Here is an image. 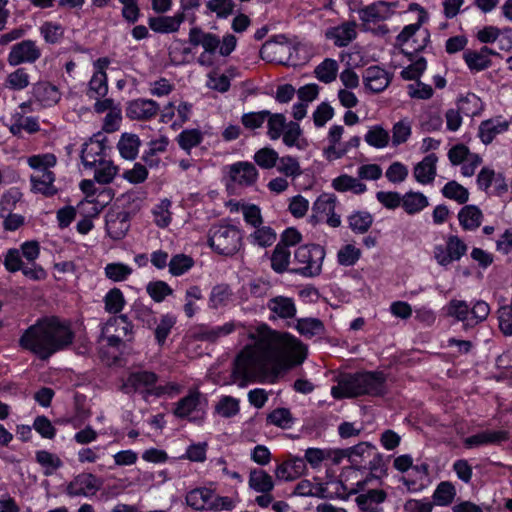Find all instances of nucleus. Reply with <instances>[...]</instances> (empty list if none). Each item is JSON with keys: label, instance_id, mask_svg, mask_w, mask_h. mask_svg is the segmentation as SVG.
Masks as SVG:
<instances>
[{"label": "nucleus", "instance_id": "052dcab7", "mask_svg": "<svg viewBox=\"0 0 512 512\" xmlns=\"http://www.w3.org/2000/svg\"><path fill=\"white\" fill-rule=\"evenodd\" d=\"M202 139L203 135L198 129L183 130L177 136L179 146L188 153L192 148L198 146L202 142Z\"/></svg>", "mask_w": 512, "mask_h": 512}, {"label": "nucleus", "instance_id": "a19ab883", "mask_svg": "<svg viewBox=\"0 0 512 512\" xmlns=\"http://www.w3.org/2000/svg\"><path fill=\"white\" fill-rule=\"evenodd\" d=\"M356 24L355 22L344 23L335 27L329 34L330 38L334 40V44L338 47L347 46L352 40L356 38Z\"/></svg>", "mask_w": 512, "mask_h": 512}, {"label": "nucleus", "instance_id": "13d9d810", "mask_svg": "<svg viewBox=\"0 0 512 512\" xmlns=\"http://www.w3.org/2000/svg\"><path fill=\"white\" fill-rule=\"evenodd\" d=\"M36 460L44 468L45 476L52 475L63 465L61 459L57 455L45 450H41L36 453Z\"/></svg>", "mask_w": 512, "mask_h": 512}, {"label": "nucleus", "instance_id": "e433bc0d", "mask_svg": "<svg viewBox=\"0 0 512 512\" xmlns=\"http://www.w3.org/2000/svg\"><path fill=\"white\" fill-rule=\"evenodd\" d=\"M402 198V208L409 215L417 214L429 205L428 198L421 192L409 191Z\"/></svg>", "mask_w": 512, "mask_h": 512}, {"label": "nucleus", "instance_id": "37998d69", "mask_svg": "<svg viewBox=\"0 0 512 512\" xmlns=\"http://www.w3.org/2000/svg\"><path fill=\"white\" fill-rule=\"evenodd\" d=\"M457 108L467 117H474L483 110L481 99L474 93H468L457 102Z\"/></svg>", "mask_w": 512, "mask_h": 512}, {"label": "nucleus", "instance_id": "774afa93", "mask_svg": "<svg viewBox=\"0 0 512 512\" xmlns=\"http://www.w3.org/2000/svg\"><path fill=\"white\" fill-rule=\"evenodd\" d=\"M215 410L224 418L234 417L240 411L239 400L232 396H223L218 401Z\"/></svg>", "mask_w": 512, "mask_h": 512}, {"label": "nucleus", "instance_id": "603ef678", "mask_svg": "<svg viewBox=\"0 0 512 512\" xmlns=\"http://www.w3.org/2000/svg\"><path fill=\"white\" fill-rule=\"evenodd\" d=\"M191 48L186 46L182 40H174L168 48L169 60L174 65H181L188 62Z\"/></svg>", "mask_w": 512, "mask_h": 512}, {"label": "nucleus", "instance_id": "58836bf2", "mask_svg": "<svg viewBox=\"0 0 512 512\" xmlns=\"http://www.w3.org/2000/svg\"><path fill=\"white\" fill-rule=\"evenodd\" d=\"M332 187L339 192L351 191L354 194H362L367 187L359 179L343 174L333 179Z\"/></svg>", "mask_w": 512, "mask_h": 512}, {"label": "nucleus", "instance_id": "c756f323", "mask_svg": "<svg viewBox=\"0 0 512 512\" xmlns=\"http://www.w3.org/2000/svg\"><path fill=\"white\" fill-rule=\"evenodd\" d=\"M214 492L208 488L193 489L186 495V503L195 510H210Z\"/></svg>", "mask_w": 512, "mask_h": 512}, {"label": "nucleus", "instance_id": "2f4dec72", "mask_svg": "<svg viewBox=\"0 0 512 512\" xmlns=\"http://www.w3.org/2000/svg\"><path fill=\"white\" fill-rule=\"evenodd\" d=\"M141 145L138 135L133 133H123L117 143V149L122 158L134 160L139 152Z\"/></svg>", "mask_w": 512, "mask_h": 512}, {"label": "nucleus", "instance_id": "b1692460", "mask_svg": "<svg viewBox=\"0 0 512 512\" xmlns=\"http://www.w3.org/2000/svg\"><path fill=\"white\" fill-rule=\"evenodd\" d=\"M491 55H496V53L487 46H483L479 51H465L463 58L470 70L479 72L491 66Z\"/></svg>", "mask_w": 512, "mask_h": 512}, {"label": "nucleus", "instance_id": "8fccbe9b", "mask_svg": "<svg viewBox=\"0 0 512 512\" xmlns=\"http://www.w3.org/2000/svg\"><path fill=\"white\" fill-rule=\"evenodd\" d=\"M364 140L369 146L382 149L389 144L390 135L382 126L375 125L365 134Z\"/></svg>", "mask_w": 512, "mask_h": 512}, {"label": "nucleus", "instance_id": "69168bd1", "mask_svg": "<svg viewBox=\"0 0 512 512\" xmlns=\"http://www.w3.org/2000/svg\"><path fill=\"white\" fill-rule=\"evenodd\" d=\"M277 162V170L286 177L296 178L302 174L298 160L292 156L279 157Z\"/></svg>", "mask_w": 512, "mask_h": 512}, {"label": "nucleus", "instance_id": "f8f14e48", "mask_svg": "<svg viewBox=\"0 0 512 512\" xmlns=\"http://www.w3.org/2000/svg\"><path fill=\"white\" fill-rule=\"evenodd\" d=\"M41 57V50L33 40H23L11 47L7 61L11 66L34 63Z\"/></svg>", "mask_w": 512, "mask_h": 512}, {"label": "nucleus", "instance_id": "e2e57ef3", "mask_svg": "<svg viewBox=\"0 0 512 512\" xmlns=\"http://www.w3.org/2000/svg\"><path fill=\"white\" fill-rule=\"evenodd\" d=\"M349 227L356 233H365L373 223V217L370 213L358 211L348 218Z\"/></svg>", "mask_w": 512, "mask_h": 512}, {"label": "nucleus", "instance_id": "9d476101", "mask_svg": "<svg viewBox=\"0 0 512 512\" xmlns=\"http://www.w3.org/2000/svg\"><path fill=\"white\" fill-rule=\"evenodd\" d=\"M467 252V245L455 235L447 238L446 246L436 245L434 247V258L437 263L443 267H447L454 261H458Z\"/></svg>", "mask_w": 512, "mask_h": 512}, {"label": "nucleus", "instance_id": "ddd939ff", "mask_svg": "<svg viewBox=\"0 0 512 512\" xmlns=\"http://www.w3.org/2000/svg\"><path fill=\"white\" fill-rule=\"evenodd\" d=\"M199 2H189L188 5H182V11L174 16H157L149 18V27L158 33L176 32L184 21V11L188 8L197 7Z\"/></svg>", "mask_w": 512, "mask_h": 512}, {"label": "nucleus", "instance_id": "c85d7f7f", "mask_svg": "<svg viewBox=\"0 0 512 512\" xmlns=\"http://www.w3.org/2000/svg\"><path fill=\"white\" fill-rule=\"evenodd\" d=\"M344 133V128L341 125H333L329 129L328 142L329 145L324 149V155L328 160L340 159L345 155V149H341L340 140Z\"/></svg>", "mask_w": 512, "mask_h": 512}, {"label": "nucleus", "instance_id": "338daca9", "mask_svg": "<svg viewBox=\"0 0 512 512\" xmlns=\"http://www.w3.org/2000/svg\"><path fill=\"white\" fill-rule=\"evenodd\" d=\"M194 265V260L185 254L174 255L168 263L169 272L173 276H180L190 270Z\"/></svg>", "mask_w": 512, "mask_h": 512}, {"label": "nucleus", "instance_id": "79ce46f5", "mask_svg": "<svg viewBox=\"0 0 512 512\" xmlns=\"http://www.w3.org/2000/svg\"><path fill=\"white\" fill-rule=\"evenodd\" d=\"M291 252L286 245L277 244L271 255V267L279 274L286 271L289 272L288 266L290 264Z\"/></svg>", "mask_w": 512, "mask_h": 512}, {"label": "nucleus", "instance_id": "9b49d317", "mask_svg": "<svg viewBox=\"0 0 512 512\" xmlns=\"http://www.w3.org/2000/svg\"><path fill=\"white\" fill-rule=\"evenodd\" d=\"M101 481L91 473L76 475L66 486L65 492L69 497L93 496L100 489Z\"/></svg>", "mask_w": 512, "mask_h": 512}, {"label": "nucleus", "instance_id": "aec40b11", "mask_svg": "<svg viewBox=\"0 0 512 512\" xmlns=\"http://www.w3.org/2000/svg\"><path fill=\"white\" fill-rule=\"evenodd\" d=\"M387 499V493L382 489H369L356 497V503L362 512H383L380 506Z\"/></svg>", "mask_w": 512, "mask_h": 512}, {"label": "nucleus", "instance_id": "6e6552de", "mask_svg": "<svg viewBox=\"0 0 512 512\" xmlns=\"http://www.w3.org/2000/svg\"><path fill=\"white\" fill-rule=\"evenodd\" d=\"M208 243L216 253L232 256L242 246V233L234 225L216 224L209 230Z\"/></svg>", "mask_w": 512, "mask_h": 512}, {"label": "nucleus", "instance_id": "6ab92c4d", "mask_svg": "<svg viewBox=\"0 0 512 512\" xmlns=\"http://www.w3.org/2000/svg\"><path fill=\"white\" fill-rule=\"evenodd\" d=\"M363 82L367 89L379 93L388 87L391 78L388 72L379 66H370L363 73Z\"/></svg>", "mask_w": 512, "mask_h": 512}, {"label": "nucleus", "instance_id": "72a5a7b5", "mask_svg": "<svg viewBox=\"0 0 512 512\" xmlns=\"http://www.w3.org/2000/svg\"><path fill=\"white\" fill-rule=\"evenodd\" d=\"M508 129V122L500 119L483 121L479 126V137L484 144H490L496 135Z\"/></svg>", "mask_w": 512, "mask_h": 512}, {"label": "nucleus", "instance_id": "a211bd4d", "mask_svg": "<svg viewBox=\"0 0 512 512\" xmlns=\"http://www.w3.org/2000/svg\"><path fill=\"white\" fill-rule=\"evenodd\" d=\"M306 471L305 460L300 457L290 456L288 460L279 464L275 469L278 480L293 481Z\"/></svg>", "mask_w": 512, "mask_h": 512}, {"label": "nucleus", "instance_id": "680f3d73", "mask_svg": "<svg viewBox=\"0 0 512 512\" xmlns=\"http://www.w3.org/2000/svg\"><path fill=\"white\" fill-rule=\"evenodd\" d=\"M253 159L262 169H272L279 159L278 153L269 147H264L255 152Z\"/></svg>", "mask_w": 512, "mask_h": 512}, {"label": "nucleus", "instance_id": "5701e85b", "mask_svg": "<svg viewBox=\"0 0 512 512\" xmlns=\"http://www.w3.org/2000/svg\"><path fill=\"white\" fill-rule=\"evenodd\" d=\"M33 95L44 107H51L61 99L58 87L48 81H39L33 85Z\"/></svg>", "mask_w": 512, "mask_h": 512}, {"label": "nucleus", "instance_id": "412c9836", "mask_svg": "<svg viewBox=\"0 0 512 512\" xmlns=\"http://www.w3.org/2000/svg\"><path fill=\"white\" fill-rule=\"evenodd\" d=\"M395 2H372L358 11L359 18L365 23H376L388 19L392 15L391 6Z\"/></svg>", "mask_w": 512, "mask_h": 512}, {"label": "nucleus", "instance_id": "5fc2aeb1", "mask_svg": "<svg viewBox=\"0 0 512 512\" xmlns=\"http://www.w3.org/2000/svg\"><path fill=\"white\" fill-rule=\"evenodd\" d=\"M441 192L445 198L454 200L458 204H464L469 199L468 190L454 180L447 182Z\"/></svg>", "mask_w": 512, "mask_h": 512}, {"label": "nucleus", "instance_id": "dca6fc26", "mask_svg": "<svg viewBox=\"0 0 512 512\" xmlns=\"http://www.w3.org/2000/svg\"><path fill=\"white\" fill-rule=\"evenodd\" d=\"M108 63L107 59H98L96 62L97 70L89 81L87 90V95L91 99L103 98L108 92L107 75L104 71Z\"/></svg>", "mask_w": 512, "mask_h": 512}, {"label": "nucleus", "instance_id": "20e7f679", "mask_svg": "<svg viewBox=\"0 0 512 512\" xmlns=\"http://www.w3.org/2000/svg\"><path fill=\"white\" fill-rule=\"evenodd\" d=\"M157 382L158 375L156 373L139 369L129 373L121 390L126 394L140 393L145 400L152 396L157 398L164 395L174 396L180 392V386L176 383L157 385Z\"/></svg>", "mask_w": 512, "mask_h": 512}, {"label": "nucleus", "instance_id": "4be33fe9", "mask_svg": "<svg viewBox=\"0 0 512 512\" xmlns=\"http://www.w3.org/2000/svg\"><path fill=\"white\" fill-rule=\"evenodd\" d=\"M105 159V145L102 140L91 138L83 145L81 160L85 168L92 169Z\"/></svg>", "mask_w": 512, "mask_h": 512}, {"label": "nucleus", "instance_id": "423d86ee", "mask_svg": "<svg viewBox=\"0 0 512 512\" xmlns=\"http://www.w3.org/2000/svg\"><path fill=\"white\" fill-rule=\"evenodd\" d=\"M325 258V250L318 244H305L294 251L292 263L295 267L289 270L290 273L303 277L312 278L320 275L322 264Z\"/></svg>", "mask_w": 512, "mask_h": 512}, {"label": "nucleus", "instance_id": "4c0bfd02", "mask_svg": "<svg viewBox=\"0 0 512 512\" xmlns=\"http://www.w3.org/2000/svg\"><path fill=\"white\" fill-rule=\"evenodd\" d=\"M249 487L259 493L271 492L274 488L272 476L262 469H254L249 474Z\"/></svg>", "mask_w": 512, "mask_h": 512}, {"label": "nucleus", "instance_id": "de8ad7c7", "mask_svg": "<svg viewBox=\"0 0 512 512\" xmlns=\"http://www.w3.org/2000/svg\"><path fill=\"white\" fill-rule=\"evenodd\" d=\"M94 169V179L100 184H108L113 181L117 174L118 168L111 160L106 158L100 161Z\"/></svg>", "mask_w": 512, "mask_h": 512}, {"label": "nucleus", "instance_id": "7c9ffc66", "mask_svg": "<svg viewBox=\"0 0 512 512\" xmlns=\"http://www.w3.org/2000/svg\"><path fill=\"white\" fill-rule=\"evenodd\" d=\"M373 448L368 442H361L353 447L347 448L336 452L339 456L336 458L338 461L342 457H348L349 461L354 465H362L370 454H373Z\"/></svg>", "mask_w": 512, "mask_h": 512}, {"label": "nucleus", "instance_id": "0eeeda50", "mask_svg": "<svg viewBox=\"0 0 512 512\" xmlns=\"http://www.w3.org/2000/svg\"><path fill=\"white\" fill-rule=\"evenodd\" d=\"M408 11L417 14L416 22L406 25L397 35L396 42L400 46H409L413 52H419L423 50L430 41L428 30L424 29L420 31V27L428 19V14L424 8L417 3H412Z\"/></svg>", "mask_w": 512, "mask_h": 512}, {"label": "nucleus", "instance_id": "39448f33", "mask_svg": "<svg viewBox=\"0 0 512 512\" xmlns=\"http://www.w3.org/2000/svg\"><path fill=\"white\" fill-rule=\"evenodd\" d=\"M28 164L35 170L31 175L32 190L45 196H52L57 193L54 186L55 175L49 170L55 166L56 157L54 154L34 155L28 158Z\"/></svg>", "mask_w": 512, "mask_h": 512}, {"label": "nucleus", "instance_id": "4d7b16f0", "mask_svg": "<svg viewBox=\"0 0 512 512\" xmlns=\"http://www.w3.org/2000/svg\"><path fill=\"white\" fill-rule=\"evenodd\" d=\"M267 423L282 429H289L294 424V418L287 408H276L267 415Z\"/></svg>", "mask_w": 512, "mask_h": 512}, {"label": "nucleus", "instance_id": "f257e3e1", "mask_svg": "<svg viewBox=\"0 0 512 512\" xmlns=\"http://www.w3.org/2000/svg\"><path fill=\"white\" fill-rule=\"evenodd\" d=\"M247 345L236 357L232 370L234 382L245 387L249 382L275 384L289 369L300 365L307 356L306 347L295 337L258 326Z\"/></svg>", "mask_w": 512, "mask_h": 512}, {"label": "nucleus", "instance_id": "473e14b6", "mask_svg": "<svg viewBox=\"0 0 512 512\" xmlns=\"http://www.w3.org/2000/svg\"><path fill=\"white\" fill-rule=\"evenodd\" d=\"M283 143L287 147H296L298 150H304L308 146L307 140L303 137V132L297 122L290 121L282 134Z\"/></svg>", "mask_w": 512, "mask_h": 512}, {"label": "nucleus", "instance_id": "f3484780", "mask_svg": "<svg viewBox=\"0 0 512 512\" xmlns=\"http://www.w3.org/2000/svg\"><path fill=\"white\" fill-rule=\"evenodd\" d=\"M130 227L129 214L126 211H112L106 216V231L114 239H122Z\"/></svg>", "mask_w": 512, "mask_h": 512}, {"label": "nucleus", "instance_id": "bb28decb", "mask_svg": "<svg viewBox=\"0 0 512 512\" xmlns=\"http://www.w3.org/2000/svg\"><path fill=\"white\" fill-rule=\"evenodd\" d=\"M133 327L127 315L113 316L103 326L102 334H108L114 329L115 334H121L122 338H126L127 341H132Z\"/></svg>", "mask_w": 512, "mask_h": 512}, {"label": "nucleus", "instance_id": "bf43d9fd", "mask_svg": "<svg viewBox=\"0 0 512 512\" xmlns=\"http://www.w3.org/2000/svg\"><path fill=\"white\" fill-rule=\"evenodd\" d=\"M447 314L458 321H462L465 328L469 327L467 322H470V307L465 301L451 300L447 305Z\"/></svg>", "mask_w": 512, "mask_h": 512}, {"label": "nucleus", "instance_id": "0e129e2a", "mask_svg": "<svg viewBox=\"0 0 512 512\" xmlns=\"http://www.w3.org/2000/svg\"><path fill=\"white\" fill-rule=\"evenodd\" d=\"M257 230L254 231L249 236V240L252 244L258 245L259 247H268L271 246L276 240V233L270 227H256Z\"/></svg>", "mask_w": 512, "mask_h": 512}, {"label": "nucleus", "instance_id": "2eb2a0df", "mask_svg": "<svg viewBox=\"0 0 512 512\" xmlns=\"http://www.w3.org/2000/svg\"><path fill=\"white\" fill-rule=\"evenodd\" d=\"M510 433L506 430H485L467 437L464 446L468 449L483 445H499L509 440Z\"/></svg>", "mask_w": 512, "mask_h": 512}, {"label": "nucleus", "instance_id": "1a4fd4ad", "mask_svg": "<svg viewBox=\"0 0 512 512\" xmlns=\"http://www.w3.org/2000/svg\"><path fill=\"white\" fill-rule=\"evenodd\" d=\"M227 179V186H253L258 179L259 173L255 165L248 161H239L228 165L224 169Z\"/></svg>", "mask_w": 512, "mask_h": 512}, {"label": "nucleus", "instance_id": "09e8293b", "mask_svg": "<svg viewBox=\"0 0 512 512\" xmlns=\"http://www.w3.org/2000/svg\"><path fill=\"white\" fill-rule=\"evenodd\" d=\"M338 68L339 66L336 60L326 58L315 68L314 73L319 81L328 84L336 79Z\"/></svg>", "mask_w": 512, "mask_h": 512}, {"label": "nucleus", "instance_id": "3c124183", "mask_svg": "<svg viewBox=\"0 0 512 512\" xmlns=\"http://www.w3.org/2000/svg\"><path fill=\"white\" fill-rule=\"evenodd\" d=\"M232 296V291L227 284H218L211 290L209 296V307L212 309H218L228 304Z\"/></svg>", "mask_w": 512, "mask_h": 512}, {"label": "nucleus", "instance_id": "f704fd0d", "mask_svg": "<svg viewBox=\"0 0 512 512\" xmlns=\"http://www.w3.org/2000/svg\"><path fill=\"white\" fill-rule=\"evenodd\" d=\"M200 403V393L190 392L187 396L183 397L176 403V407L173 411L174 415L178 418H188L194 420L191 417L192 413L197 411V407Z\"/></svg>", "mask_w": 512, "mask_h": 512}, {"label": "nucleus", "instance_id": "cd10ccee", "mask_svg": "<svg viewBox=\"0 0 512 512\" xmlns=\"http://www.w3.org/2000/svg\"><path fill=\"white\" fill-rule=\"evenodd\" d=\"M268 309L273 313V317L290 319L296 315V306L292 298L285 296H276L267 303Z\"/></svg>", "mask_w": 512, "mask_h": 512}, {"label": "nucleus", "instance_id": "ea45409f", "mask_svg": "<svg viewBox=\"0 0 512 512\" xmlns=\"http://www.w3.org/2000/svg\"><path fill=\"white\" fill-rule=\"evenodd\" d=\"M236 329L234 321L227 322L221 326L201 328L198 332V339L202 341L216 342L219 338L225 337Z\"/></svg>", "mask_w": 512, "mask_h": 512}, {"label": "nucleus", "instance_id": "c03bdc74", "mask_svg": "<svg viewBox=\"0 0 512 512\" xmlns=\"http://www.w3.org/2000/svg\"><path fill=\"white\" fill-rule=\"evenodd\" d=\"M296 328L298 332L306 338L321 336L325 332L323 322L317 318L299 319Z\"/></svg>", "mask_w": 512, "mask_h": 512}, {"label": "nucleus", "instance_id": "7ed1b4c3", "mask_svg": "<svg viewBox=\"0 0 512 512\" xmlns=\"http://www.w3.org/2000/svg\"><path fill=\"white\" fill-rule=\"evenodd\" d=\"M386 378L382 372H362L341 377L338 386L332 388L335 398L380 396L385 393Z\"/></svg>", "mask_w": 512, "mask_h": 512}, {"label": "nucleus", "instance_id": "49530a36", "mask_svg": "<svg viewBox=\"0 0 512 512\" xmlns=\"http://www.w3.org/2000/svg\"><path fill=\"white\" fill-rule=\"evenodd\" d=\"M103 302L105 311L113 315L120 313L126 304L124 295L119 288L109 290L104 296Z\"/></svg>", "mask_w": 512, "mask_h": 512}, {"label": "nucleus", "instance_id": "864d4df0", "mask_svg": "<svg viewBox=\"0 0 512 512\" xmlns=\"http://www.w3.org/2000/svg\"><path fill=\"white\" fill-rule=\"evenodd\" d=\"M267 135L271 140L279 139L285 131L288 122L286 117L281 113L272 114L267 117Z\"/></svg>", "mask_w": 512, "mask_h": 512}, {"label": "nucleus", "instance_id": "a878e982", "mask_svg": "<svg viewBox=\"0 0 512 512\" xmlns=\"http://www.w3.org/2000/svg\"><path fill=\"white\" fill-rule=\"evenodd\" d=\"M437 161V156L434 153H431L416 164L413 174L418 183L425 185L434 181L436 177Z\"/></svg>", "mask_w": 512, "mask_h": 512}, {"label": "nucleus", "instance_id": "4468645a", "mask_svg": "<svg viewBox=\"0 0 512 512\" xmlns=\"http://www.w3.org/2000/svg\"><path fill=\"white\" fill-rule=\"evenodd\" d=\"M159 108L156 101L139 98L128 104L126 115L132 120H150L157 115Z\"/></svg>", "mask_w": 512, "mask_h": 512}, {"label": "nucleus", "instance_id": "f03ea898", "mask_svg": "<svg viewBox=\"0 0 512 512\" xmlns=\"http://www.w3.org/2000/svg\"><path fill=\"white\" fill-rule=\"evenodd\" d=\"M74 338L68 324L56 317L39 320L21 336L20 346L34 353L41 360L69 346Z\"/></svg>", "mask_w": 512, "mask_h": 512}, {"label": "nucleus", "instance_id": "c9c22d12", "mask_svg": "<svg viewBox=\"0 0 512 512\" xmlns=\"http://www.w3.org/2000/svg\"><path fill=\"white\" fill-rule=\"evenodd\" d=\"M483 214L475 205L464 206L458 214L460 225L464 230H475L482 223Z\"/></svg>", "mask_w": 512, "mask_h": 512}, {"label": "nucleus", "instance_id": "393cba45", "mask_svg": "<svg viewBox=\"0 0 512 512\" xmlns=\"http://www.w3.org/2000/svg\"><path fill=\"white\" fill-rule=\"evenodd\" d=\"M40 130L38 118L32 116H24L22 113L16 112L11 117L9 131L12 135L22 138V131L28 134H34Z\"/></svg>", "mask_w": 512, "mask_h": 512}, {"label": "nucleus", "instance_id": "6e6d98bb", "mask_svg": "<svg viewBox=\"0 0 512 512\" xmlns=\"http://www.w3.org/2000/svg\"><path fill=\"white\" fill-rule=\"evenodd\" d=\"M30 84V76L25 68H18L9 73L5 80V87L10 90L20 91Z\"/></svg>", "mask_w": 512, "mask_h": 512}, {"label": "nucleus", "instance_id": "a18cd8bd", "mask_svg": "<svg viewBox=\"0 0 512 512\" xmlns=\"http://www.w3.org/2000/svg\"><path fill=\"white\" fill-rule=\"evenodd\" d=\"M336 202L337 197L334 194H321L313 204V216L318 217L319 219H323L329 215V213H332L335 210Z\"/></svg>", "mask_w": 512, "mask_h": 512}]
</instances>
